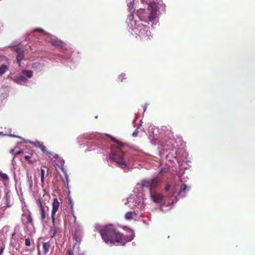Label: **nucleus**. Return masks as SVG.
I'll return each mask as SVG.
<instances>
[{
  "mask_svg": "<svg viewBox=\"0 0 255 255\" xmlns=\"http://www.w3.org/2000/svg\"><path fill=\"white\" fill-rule=\"evenodd\" d=\"M101 237L106 243H118L124 244L125 237L118 232L113 225L105 226L100 232Z\"/></svg>",
  "mask_w": 255,
  "mask_h": 255,
  "instance_id": "f257e3e1",
  "label": "nucleus"
},
{
  "mask_svg": "<svg viewBox=\"0 0 255 255\" xmlns=\"http://www.w3.org/2000/svg\"><path fill=\"white\" fill-rule=\"evenodd\" d=\"M107 136L111 139L112 141L117 144L118 151L116 152H112L110 157L112 160L115 161L120 167L124 168L127 166L126 162L124 160V153L122 150V148L124 146V144L116 139L115 137L107 134Z\"/></svg>",
  "mask_w": 255,
  "mask_h": 255,
  "instance_id": "f03ea898",
  "label": "nucleus"
},
{
  "mask_svg": "<svg viewBox=\"0 0 255 255\" xmlns=\"http://www.w3.org/2000/svg\"><path fill=\"white\" fill-rule=\"evenodd\" d=\"M161 182V180L160 178L156 177L152 179L141 180L140 185L142 188H147L149 189L150 192H151L152 190L157 188Z\"/></svg>",
  "mask_w": 255,
  "mask_h": 255,
  "instance_id": "7ed1b4c3",
  "label": "nucleus"
},
{
  "mask_svg": "<svg viewBox=\"0 0 255 255\" xmlns=\"http://www.w3.org/2000/svg\"><path fill=\"white\" fill-rule=\"evenodd\" d=\"M52 206V207L51 214V218L52 223V231L53 232V235L52 238H53L56 235L57 232V229L55 227V215L56 212L59 210L60 202L57 198H55L53 199Z\"/></svg>",
  "mask_w": 255,
  "mask_h": 255,
  "instance_id": "20e7f679",
  "label": "nucleus"
},
{
  "mask_svg": "<svg viewBox=\"0 0 255 255\" xmlns=\"http://www.w3.org/2000/svg\"><path fill=\"white\" fill-rule=\"evenodd\" d=\"M22 222L24 225L33 226V219L31 213L28 212L27 213L22 214Z\"/></svg>",
  "mask_w": 255,
  "mask_h": 255,
  "instance_id": "39448f33",
  "label": "nucleus"
},
{
  "mask_svg": "<svg viewBox=\"0 0 255 255\" xmlns=\"http://www.w3.org/2000/svg\"><path fill=\"white\" fill-rule=\"evenodd\" d=\"M155 3H149L148 4V8L149 10L150 11V15L148 17L149 20L150 21H152L155 18V16L156 14V10L155 9Z\"/></svg>",
  "mask_w": 255,
  "mask_h": 255,
  "instance_id": "423d86ee",
  "label": "nucleus"
},
{
  "mask_svg": "<svg viewBox=\"0 0 255 255\" xmlns=\"http://www.w3.org/2000/svg\"><path fill=\"white\" fill-rule=\"evenodd\" d=\"M36 204L40 209V214L41 221L43 222L46 218V213L44 207L40 199H37L36 201Z\"/></svg>",
  "mask_w": 255,
  "mask_h": 255,
  "instance_id": "0eeeda50",
  "label": "nucleus"
},
{
  "mask_svg": "<svg viewBox=\"0 0 255 255\" xmlns=\"http://www.w3.org/2000/svg\"><path fill=\"white\" fill-rule=\"evenodd\" d=\"M150 195L153 202L155 203H161L163 200V196L159 193L151 192Z\"/></svg>",
  "mask_w": 255,
  "mask_h": 255,
  "instance_id": "6e6552de",
  "label": "nucleus"
},
{
  "mask_svg": "<svg viewBox=\"0 0 255 255\" xmlns=\"http://www.w3.org/2000/svg\"><path fill=\"white\" fill-rule=\"evenodd\" d=\"M15 51L17 53L16 56V60L17 62L18 63L19 65H20V62L24 58V51L22 50L20 48L16 47L15 49Z\"/></svg>",
  "mask_w": 255,
  "mask_h": 255,
  "instance_id": "1a4fd4ad",
  "label": "nucleus"
},
{
  "mask_svg": "<svg viewBox=\"0 0 255 255\" xmlns=\"http://www.w3.org/2000/svg\"><path fill=\"white\" fill-rule=\"evenodd\" d=\"M187 187L186 184H182L180 187L179 191L178 193V195L180 197H185L186 195V190H187Z\"/></svg>",
  "mask_w": 255,
  "mask_h": 255,
  "instance_id": "9d476101",
  "label": "nucleus"
},
{
  "mask_svg": "<svg viewBox=\"0 0 255 255\" xmlns=\"http://www.w3.org/2000/svg\"><path fill=\"white\" fill-rule=\"evenodd\" d=\"M51 44L55 47H62L63 46V42L58 39H53L51 40Z\"/></svg>",
  "mask_w": 255,
  "mask_h": 255,
  "instance_id": "9b49d317",
  "label": "nucleus"
},
{
  "mask_svg": "<svg viewBox=\"0 0 255 255\" xmlns=\"http://www.w3.org/2000/svg\"><path fill=\"white\" fill-rule=\"evenodd\" d=\"M50 247V243L49 242L46 243H43V253L45 255H46L49 252V248Z\"/></svg>",
  "mask_w": 255,
  "mask_h": 255,
  "instance_id": "f8f14e48",
  "label": "nucleus"
},
{
  "mask_svg": "<svg viewBox=\"0 0 255 255\" xmlns=\"http://www.w3.org/2000/svg\"><path fill=\"white\" fill-rule=\"evenodd\" d=\"M44 153L47 155V156L52 160L54 158H57L58 155L52 152L48 151L47 149L46 151L44 152Z\"/></svg>",
  "mask_w": 255,
  "mask_h": 255,
  "instance_id": "ddd939ff",
  "label": "nucleus"
},
{
  "mask_svg": "<svg viewBox=\"0 0 255 255\" xmlns=\"http://www.w3.org/2000/svg\"><path fill=\"white\" fill-rule=\"evenodd\" d=\"M136 214L133 211H130L127 213L125 215V218L128 220H131L135 216Z\"/></svg>",
  "mask_w": 255,
  "mask_h": 255,
  "instance_id": "4468645a",
  "label": "nucleus"
},
{
  "mask_svg": "<svg viewBox=\"0 0 255 255\" xmlns=\"http://www.w3.org/2000/svg\"><path fill=\"white\" fill-rule=\"evenodd\" d=\"M26 81L27 79L25 78L24 75H20L17 77L15 79V81L17 84H20L22 82H25Z\"/></svg>",
  "mask_w": 255,
  "mask_h": 255,
  "instance_id": "2eb2a0df",
  "label": "nucleus"
},
{
  "mask_svg": "<svg viewBox=\"0 0 255 255\" xmlns=\"http://www.w3.org/2000/svg\"><path fill=\"white\" fill-rule=\"evenodd\" d=\"M22 73L24 75V76H26L28 78H31L33 75V72L31 70H24L22 71Z\"/></svg>",
  "mask_w": 255,
  "mask_h": 255,
  "instance_id": "dca6fc26",
  "label": "nucleus"
},
{
  "mask_svg": "<svg viewBox=\"0 0 255 255\" xmlns=\"http://www.w3.org/2000/svg\"><path fill=\"white\" fill-rule=\"evenodd\" d=\"M80 231L78 230H77L76 231H75L73 234V238L75 239V240L77 242H79L81 240L80 237Z\"/></svg>",
  "mask_w": 255,
  "mask_h": 255,
  "instance_id": "f3484780",
  "label": "nucleus"
},
{
  "mask_svg": "<svg viewBox=\"0 0 255 255\" xmlns=\"http://www.w3.org/2000/svg\"><path fill=\"white\" fill-rule=\"evenodd\" d=\"M8 70V67L4 64L0 66V76L4 74Z\"/></svg>",
  "mask_w": 255,
  "mask_h": 255,
  "instance_id": "a211bd4d",
  "label": "nucleus"
},
{
  "mask_svg": "<svg viewBox=\"0 0 255 255\" xmlns=\"http://www.w3.org/2000/svg\"><path fill=\"white\" fill-rule=\"evenodd\" d=\"M44 175H45V170L41 168L40 169V176H41V184L43 186L44 184Z\"/></svg>",
  "mask_w": 255,
  "mask_h": 255,
  "instance_id": "6ab92c4d",
  "label": "nucleus"
},
{
  "mask_svg": "<svg viewBox=\"0 0 255 255\" xmlns=\"http://www.w3.org/2000/svg\"><path fill=\"white\" fill-rule=\"evenodd\" d=\"M60 162H61V167H60V168L62 170V171H63V172L65 174L66 177L67 178H68V175H67V171H66V170L64 167V161L63 159H62Z\"/></svg>",
  "mask_w": 255,
  "mask_h": 255,
  "instance_id": "aec40b11",
  "label": "nucleus"
},
{
  "mask_svg": "<svg viewBox=\"0 0 255 255\" xmlns=\"http://www.w3.org/2000/svg\"><path fill=\"white\" fill-rule=\"evenodd\" d=\"M28 143L33 145L34 146L39 148L42 142L36 140L35 141H28Z\"/></svg>",
  "mask_w": 255,
  "mask_h": 255,
  "instance_id": "412c9836",
  "label": "nucleus"
},
{
  "mask_svg": "<svg viewBox=\"0 0 255 255\" xmlns=\"http://www.w3.org/2000/svg\"><path fill=\"white\" fill-rule=\"evenodd\" d=\"M24 158L30 164H33L34 163L36 160L35 159H34V160H31L30 159V156H29V155H25L24 156Z\"/></svg>",
  "mask_w": 255,
  "mask_h": 255,
  "instance_id": "4be33fe9",
  "label": "nucleus"
},
{
  "mask_svg": "<svg viewBox=\"0 0 255 255\" xmlns=\"http://www.w3.org/2000/svg\"><path fill=\"white\" fill-rule=\"evenodd\" d=\"M127 78L126 75L125 74L122 73L118 77V81L122 82L124 79Z\"/></svg>",
  "mask_w": 255,
  "mask_h": 255,
  "instance_id": "5701e85b",
  "label": "nucleus"
},
{
  "mask_svg": "<svg viewBox=\"0 0 255 255\" xmlns=\"http://www.w3.org/2000/svg\"><path fill=\"white\" fill-rule=\"evenodd\" d=\"M141 35L144 32L147 34L148 32H150L149 30H148V28L146 26H143V27L141 29Z\"/></svg>",
  "mask_w": 255,
  "mask_h": 255,
  "instance_id": "b1692460",
  "label": "nucleus"
},
{
  "mask_svg": "<svg viewBox=\"0 0 255 255\" xmlns=\"http://www.w3.org/2000/svg\"><path fill=\"white\" fill-rule=\"evenodd\" d=\"M39 148L44 153V152L46 151L47 148L44 145L43 143L42 142L40 146L39 147Z\"/></svg>",
  "mask_w": 255,
  "mask_h": 255,
  "instance_id": "393cba45",
  "label": "nucleus"
},
{
  "mask_svg": "<svg viewBox=\"0 0 255 255\" xmlns=\"http://www.w3.org/2000/svg\"><path fill=\"white\" fill-rule=\"evenodd\" d=\"M0 176L4 180H7L8 179L7 175L1 172H0Z\"/></svg>",
  "mask_w": 255,
  "mask_h": 255,
  "instance_id": "a878e982",
  "label": "nucleus"
},
{
  "mask_svg": "<svg viewBox=\"0 0 255 255\" xmlns=\"http://www.w3.org/2000/svg\"><path fill=\"white\" fill-rule=\"evenodd\" d=\"M25 245L27 247H30L31 246V241L29 238H26L25 239Z\"/></svg>",
  "mask_w": 255,
  "mask_h": 255,
  "instance_id": "bb28decb",
  "label": "nucleus"
},
{
  "mask_svg": "<svg viewBox=\"0 0 255 255\" xmlns=\"http://www.w3.org/2000/svg\"><path fill=\"white\" fill-rule=\"evenodd\" d=\"M173 196H171V198L169 199V202H168V205H168H170L171 204H172L173 203H174V202H176L177 201V199L176 197H175V201L172 200L171 198H172Z\"/></svg>",
  "mask_w": 255,
  "mask_h": 255,
  "instance_id": "cd10ccee",
  "label": "nucleus"
},
{
  "mask_svg": "<svg viewBox=\"0 0 255 255\" xmlns=\"http://www.w3.org/2000/svg\"><path fill=\"white\" fill-rule=\"evenodd\" d=\"M44 30L41 28H37L34 30V32H44Z\"/></svg>",
  "mask_w": 255,
  "mask_h": 255,
  "instance_id": "c85d7f7f",
  "label": "nucleus"
},
{
  "mask_svg": "<svg viewBox=\"0 0 255 255\" xmlns=\"http://www.w3.org/2000/svg\"><path fill=\"white\" fill-rule=\"evenodd\" d=\"M138 131L137 130V129H136L132 133V136L133 137H136L137 136V134H138Z\"/></svg>",
  "mask_w": 255,
  "mask_h": 255,
  "instance_id": "c756f323",
  "label": "nucleus"
},
{
  "mask_svg": "<svg viewBox=\"0 0 255 255\" xmlns=\"http://www.w3.org/2000/svg\"><path fill=\"white\" fill-rule=\"evenodd\" d=\"M170 188V185L169 184H167L165 187V190L166 191H168L169 190Z\"/></svg>",
  "mask_w": 255,
  "mask_h": 255,
  "instance_id": "7c9ffc66",
  "label": "nucleus"
},
{
  "mask_svg": "<svg viewBox=\"0 0 255 255\" xmlns=\"http://www.w3.org/2000/svg\"><path fill=\"white\" fill-rule=\"evenodd\" d=\"M3 249L4 248L0 246V255H1L2 254Z\"/></svg>",
  "mask_w": 255,
  "mask_h": 255,
  "instance_id": "2f4dec72",
  "label": "nucleus"
},
{
  "mask_svg": "<svg viewBox=\"0 0 255 255\" xmlns=\"http://www.w3.org/2000/svg\"><path fill=\"white\" fill-rule=\"evenodd\" d=\"M67 254L68 255H74L73 253L70 250L68 251Z\"/></svg>",
  "mask_w": 255,
  "mask_h": 255,
  "instance_id": "473e14b6",
  "label": "nucleus"
},
{
  "mask_svg": "<svg viewBox=\"0 0 255 255\" xmlns=\"http://www.w3.org/2000/svg\"><path fill=\"white\" fill-rule=\"evenodd\" d=\"M22 152H23L22 150H19V151H18L16 152V155H18V154H21Z\"/></svg>",
  "mask_w": 255,
  "mask_h": 255,
  "instance_id": "72a5a7b5",
  "label": "nucleus"
},
{
  "mask_svg": "<svg viewBox=\"0 0 255 255\" xmlns=\"http://www.w3.org/2000/svg\"><path fill=\"white\" fill-rule=\"evenodd\" d=\"M132 239H133V238H132V237L129 238H128V239H127V241H131Z\"/></svg>",
  "mask_w": 255,
  "mask_h": 255,
  "instance_id": "f704fd0d",
  "label": "nucleus"
},
{
  "mask_svg": "<svg viewBox=\"0 0 255 255\" xmlns=\"http://www.w3.org/2000/svg\"><path fill=\"white\" fill-rule=\"evenodd\" d=\"M2 132H0V135L2 134Z\"/></svg>",
  "mask_w": 255,
  "mask_h": 255,
  "instance_id": "c9c22d12",
  "label": "nucleus"
}]
</instances>
